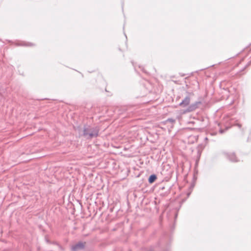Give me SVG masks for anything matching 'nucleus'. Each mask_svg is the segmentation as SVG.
<instances>
[{"label": "nucleus", "instance_id": "f257e3e1", "mask_svg": "<svg viewBox=\"0 0 251 251\" xmlns=\"http://www.w3.org/2000/svg\"><path fill=\"white\" fill-rule=\"evenodd\" d=\"M99 130L98 129H84L83 134L87 138H91L96 137L98 135Z\"/></svg>", "mask_w": 251, "mask_h": 251}, {"label": "nucleus", "instance_id": "f03ea898", "mask_svg": "<svg viewBox=\"0 0 251 251\" xmlns=\"http://www.w3.org/2000/svg\"><path fill=\"white\" fill-rule=\"evenodd\" d=\"M190 103V98L187 97L180 103V105L185 107L188 105Z\"/></svg>", "mask_w": 251, "mask_h": 251}, {"label": "nucleus", "instance_id": "7ed1b4c3", "mask_svg": "<svg viewBox=\"0 0 251 251\" xmlns=\"http://www.w3.org/2000/svg\"><path fill=\"white\" fill-rule=\"evenodd\" d=\"M84 246L85 243H79L74 247V249L76 250L78 249H82L84 247Z\"/></svg>", "mask_w": 251, "mask_h": 251}, {"label": "nucleus", "instance_id": "20e7f679", "mask_svg": "<svg viewBox=\"0 0 251 251\" xmlns=\"http://www.w3.org/2000/svg\"><path fill=\"white\" fill-rule=\"evenodd\" d=\"M156 179V176L154 175H151L149 178V182L150 183H153Z\"/></svg>", "mask_w": 251, "mask_h": 251}, {"label": "nucleus", "instance_id": "39448f33", "mask_svg": "<svg viewBox=\"0 0 251 251\" xmlns=\"http://www.w3.org/2000/svg\"><path fill=\"white\" fill-rule=\"evenodd\" d=\"M167 121H168V122H172V123H174L175 122V120L172 119H168Z\"/></svg>", "mask_w": 251, "mask_h": 251}]
</instances>
